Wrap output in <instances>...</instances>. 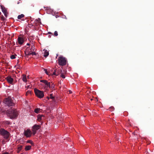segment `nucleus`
<instances>
[{"instance_id":"obj_23","label":"nucleus","mask_w":154,"mask_h":154,"mask_svg":"<svg viewBox=\"0 0 154 154\" xmlns=\"http://www.w3.org/2000/svg\"><path fill=\"white\" fill-rule=\"evenodd\" d=\"M17 55H12L10 56V58L11 59H14L16 58L15 56H16Z\"/></svg>"},{"instance_id":"obj_4","label":"nucleus","mask_w":154,"mask_h":154,"mask_svg":"<svg viewBox=\"0 0 154 154\" xmlns=\"http://www.w3.org/2000/svg\"><path fill=\"white\" fill-rule=\"evenodd\" d=\"M58 62L60 65L64 66L66 64V58L63 56H60L58 59Z\"/></svg>"},{"instance_id":"obj_29","label":"nucleus","mask_w":154,"mask_h":154,"mask_svg":"<svg viewBox=\"0 0 154 154\" xmlns=\"http://www.w3.org/2000/svg\"><path fill=\"white\" fill-rule=\"evenodd\" d=\"M34 48H35V46H34V45H32L31 46V49L34 51Z\"/></svg>"},{"instance_id":"obj_28","label":"nucleus","mask_w":154,"mask_h":154,"mask_svg":"<svg viewBox=\"0 0 154 154\" xmlns=\"http://www.w3.org/2000/svg\"><path fill=\"white\" fill-rule=\"evenodd\" d=\"M44 71H45V73L48 75H50L49 74V73L47 71V69H44Z\"/></svg>"},{"instance_id":"obj_34","label":"nucleus","mask_w":154,"mask_h":154,"mask_svg":"<svg viewBox=\"0 0 154 154\" xmlns=\"http://www.w3.org/2000/svg\"><path fill=\"white\" fill-rule=\"evenodd\" d=\"M54 85L53 84H52V85H51V88H51L53 89L54 88Z\"/></svg>"},{"instance_id":"obj_30","label":"nucleus","mask_w":154,"mask_h":154,"mask_svg":"<svg viewBox=\"0 0 154 154\" xmlns=\"http://www.w3.org/2000/svg\"><path fill=\"white\" fill-rule=\"evenodd\" d=\"M1 20L2 21L5 20V18L3 15H2V16L1 17Z\"/></svg>"},{"instance_id":"obj_24","label":"nucleus","mask_w":154,"mask_h":154,"mask_svg":"<svg viewBox=\"0 0 154 154\" xmlns=\"http://www.w3.org/2000/svg\"><path fill=\"white\" fill-rule=\"evenodd\" d=\"M114 109V108L113 106H111L109 108V110L110 111H112Z\"/></svg>"},{"instance_id":"obj_6","label":"nucleus","mask_w":154,"mask_h":154,"mask_svg":"<svg viewBox=\"0 0 154 154\" xmlns=\"http://www.w3.org/2000/svg\"><path fill=\"white\" fill-rule=\"evenodd\" d=\"M41 128L40 125H35L32 127V131L33 135H34L36 133V131L39 129Z\"/></svg>"},{"instance_id":"obj_20","label":"nucleus","mask_w":154,"mask_h":154,"mask_svg":"<svg viewBox=\"0 0 154 154\" xmlns=\"http://www.w3.org/2000/svg\"><path fill=\"white\" fill-rule=\"evenodd\" d=\"M24 15L23 14H21L20 15H19L17 17V18L18 19H20L24 17Z\"/></svg>"},{"instance_id":"obj_41","label":"nucleus","mask_w":154,"mask_h":154,"mask_svg":"<svg viewBox=\"0 0 154 154\" xmlns=\"http://www.w3.org/2000/svg\"><path fill=\"white\" fill-rule=\"evenodd\" d=\"M30 88V86L29 85L27 86V88Z\"/></svg>"},{"instance_id":"obj_1","label":"nucleus","mask_w":154,"mask_h":154,"mask_svg":"<svg viewBox=\"0 0 154 154\" xmlns=\"http://www.w3.org/2000/svg\"><path fill=\"white\" fill-rule=\"evenodd\" d=\"M7 114L10 119H16L18 116V112L15 109H11L8 110Z\"/></svg>"},{"instance_id":"obj_3","label":"nucleus","mask_w":154,"mask_h":154,"mask_svg":"<svg viewBox=\"0 0 154 154\" xmlns=\"http://www.w3.org/2000/svg\"><path fill=\"white\" fill-rule=\"evenodd\" d=\"M3 101L5 104L9 106H14L15 104L13 102V100L10 97L5 98Z\"/></svg>"},{"instance_id":"obj_11","label":"nucleus","mask_w":154,"mask_h":154,"mask_svg":"<svg viewBox=\"0 0 154 154\" xmlns=\"http://www.w3.org/2000/svg\"><path fill=\"white\" fill-rule=\"evenodd\" d=\"M17 41L19 44L22 45L24 42V40L23 38L19 37L17 39Z\"/></svg>"},{"instance_id":"obj_8","label":"nucleus","mask_w":154,"mask_h":154,"mask_svg":"<svg viewBox=\"0 0 154 154\" xmlns=\"http://www.w3.org/2000/svg\"><path fill=\"white\" fill-rule=\"evenodd\" d=\"M40 82H41L44 83L46 85V88H50L51 84L50 82H48L47 80H41Z\"/></svg>"},{"instance_id":"obj_10","label":"nucleus","mask_w":154,"mask_h":154,"mask_svg":"<svg viewBox=\"0 0 154 154\" xmlns=\"http://www.w3.org/2000/svg\"><path fill=\"white\" fill-rule=\"evenodd\" d=\"M6 79L8 82L11 84H12L13 82V79L10 76H8L6 78Z\"/></svg>"},{"instance_id":"obj_38","label":"nucleus","mask_w":154,"mask_h":154,"mask_svg":"<svg viewBox=\"0 0 154 154\" xmlns=\"http://www.w3.org/2000/svg\"><path fill=\"white\" fill-rule=\"evenodd\" d=\"M69 93H71L72 92V91H70V90L69 91Z\"/></svg>"},{"instance_id":"obj_44","label":"nucleus","mask_w":154,"mask_h":154,"mask_svg":"<svg viewBox=\"0 0 154 154\" xmlns=\"http://www.w3.org/2000/svg\"><path fill=\"white\" fill-rule=\"evenodd\" d=\"M28 92V91H27V93H26V94H27V93Z\"/></svg>"},{"instance_id":"obj_9","label":"nucleus","mask_w":154,"mask_h":154,"mask_svg":"<svg viewBox=\"0 0 154 154\" xmlns=\"http://www.w3.org/2000/svg\"><path fill=\"white\" fill-rule=\"evenodd\" d=\"M62 70L61 69H55L54 72L53 73V75H58L59 74L61 73Z\"/></svg>"},{"instance_id":"obj_33","label":"nucleus","mask_w":154,"mask_h":154,"mask_svg":"<svg viewBox=\"0 0 154 154\" xmlns=\"http://www.w3.org/2000/svg\"><path fill=\"white\" fill-rule=\"evenodd\" d=\"M35 20H36V21H38V22H40V23H41V20L40 18H38V19H36Z\"/></svg>"},{"instance_id":"obj_5","label":"nucleus","mask_w":154,"mask_h":154,"mask_svg":"<svg viewBox=\"0 0 154 154\" xmlns=\"http://www.w3.org/2000/svg\"><path fill=\"white\" fill-rule=\"evenodd\" d=\"M34 92L35 95L38 98H41L44 96V92L36 88L34 89Z\"/></svg>"},{"instance_id":"obj_14","label":"nucleus","mask_w":154,"mask_h":154,"mask_svg":"<svg viewBox=\"0 0 154 154\" xmlns=\"http://www.w3.org/2000/svg\"><path fill=\"white\" fill-rule=\"evenodd\" d=\"M1 7L2 9V10L3 13H5L7 12V10L6 9L3 5H1Z\"/></svg>"},{"instance_id":"obj_16","label":"nucleus","mask_w":154,"mask_h":154,"mask_svg":"<svg viewBox=\"0 0 154 154\" xmlns=\"http://www.w3.org/2000/svg\"><path fill=\"white\" fill-rule=\"evenodd\" d=\"M22 80L24 82H26L27 81L26 75L24 74H23V75Z\"/></svg>"},{"instance_id":"obj_40","label":"nucleus","mask_w":154,"mask_h":154,"mask_svg":"<svg viewBox=\"0 0 154 154\" xmlns=\"http://www.w3.org/2000/svg\"><path fill=\"white\" fill-rule=\"evenodd\" d=\"M48 33H49V34H51V33H51V32H48Z\"/></svg>"},{"instance_id":"obj_13","label":"nucleus","mask_w":154,"mask_h":154,"mask_svg":"<svg viewBox=\"0 0 154 154\" xmlns=\"http://www.w3.org/2000/svg\"><path fill=\"white\" fill-rule=\"evenodd\" d=\"M43 51L44 52V56L45 57H47L49 55L48 51L47 50L45 49L43 50Z\"/></svg>"},{"instance_id":"obj_2","label":"nucleus","mask_w":154,"mask_h":154,"mask_svg":"<svg viewBox=\"0 0 154 154\" xmlns=\"http://www.w3.org/2000/svg\"><path fill=\"white\" fill-rule=\"evenodd\" d=\"M0 134L5 139L9 140L10 134L7 131L5 130L4 128H1L0 129Z\"/></svg>"},{"instance_id":"obj_21","label":"nucleus","mask_w":154,"mask_h":154,"mask_svg":"<svg viewBox=\"0 0 154 154\" xmlns=\"http://www.w3.org/2000/svg\"><path fill=\"white\" fill-rule=\"evenodd\" d=\"M28 55H36V53L35 52H32L31 53H28L27 54Z\"/></svg>"},{"instance_id":"obj_25","label":"nucleus","mask_w":154,"mask_h":154,"mask_svg":"<svg viewBox=\"0 0 154 154\" xmlns=\"http://www.w3.org/2000/svg\"><path fill=\"white\" fill-rule=\"evenodd\" d=\"M27 143H29L33 145L34 144L33 142L31 140H28L27 141Z\"/></svg>"},{"instance_id":"obj_43","label":"nucleus","mask_w":154,"mask_h":154,"mask_svg":"<svg viewBox=\"0 0 154 154\" xmlns=\"http://www.w3.org/2000/svg\"><path fill=\"white\" fill-rule=\"evenodd\" d=\"M19 2H18L17 3V4H19Z\"/></svg>"},{"instance_id":"obj_37","label":"nucleus","mask_w":154,"mask_h":154,"mask_svg":"<svg viewBox=\"0 0 154 154\" xmlns=\"http://www.w3.org/2000/svg\"><path fill=\"white\" fill-rule=\"evenodd\" d=\"M46 98L48 100H49L50 98V97H47Z\"/></svg>"},{"instance_id":"obj_26","label":"nucleus","mask_w":154,"mask_h":154,"mask_svg":"<svg viewBox=\"0 0 154 154\" xmlns=\"http://www.w3.org/2000/svg\"><path fill=\"white\" fill-rule=\"evenodd\" d=\"M52 95H53L52 94H51L50 95V98L52 100H53V99L54 98V97Z\"/></svg>"},{"instance_id":"obj_19","label":"nucleus","mask_w":154,"mask_h":154,"mask_svg":"<svg viewBox=\"0 0 154 154\" xmlns=\"http://www.w3.org/2000/svg\"><path fill=\"white\" fill-rule=\"evenodd\" d=\"M3 123L6 125H9L10 124V122L9 121H4L3 122Z\"/></svg>"},{"instance_id":"obj_17","label":"nucleus","mask_w":154,"mask_h":154,"mask_svg":"<svg viewBox=\"0 0 154 154\" xmlns=\"http://www.w3.org/2000/svg\"><path fill=\"white\" fill-rule=\"evenodd\" d=\"M31 148V146H26L25 147V150L26 151L29 150Z\"/></svg>"},{"instance_id":"obj_31","label":"nucleus","mask_w":154,"mask_h":154,"mask_svg":"<svg viewBox=\"0 0 154 154\" xmlns=\"http://www.w3.org/2000/svg\"><path fill=\"white\" fill-rule=\"evenodd\" d=\"M58 33H57V31H55L54 32V35L55 36H57L58 35Z\"/></svg>"},{"instance_id":"obj_36","label":"nucleus","mask_w":154,"mask_h":154,"mask_svg":"<svg viewBox=\"0 0 154 154\" xmlns=\"http://www.w3.org/2000/svg\"><path fill=\"white\" fill-rule=\"evenodd\" d=\"M2 154H9V153L8 152H4V153H2Z\"/></svg>"},{"instance_id":"obj_39","label":"nucleus","mask_w":154,"mask_h":154,"mask_svg":"<svg viewBox=\"0 0 154 154\" xmlns=\"http://www.w3.org/2000/svg\"><path fill=\"white\" fill-rule=\"evenodd\" d=\"M26 45H30V44L28 43Z\"/></svg>"},{"instance_id":"obj_18","label":"nucleus","mask_w":154,"mask_h":154,"mask_svg":"<svg viewBox=\"0 0 154 154\" xmlns=\"http://www.w3.org/2000/svg\"><path fill=\"white\" fill-rule=\"evenodd\" d=\"M22 149V146H19L18 148L17 152L18 153H19V152Z\"/></svg>"},{"instance_id":"obj_7","label":"nucleus","mask_w":154,"mask_h":154,"mask_svg":"<svg viewBox=\"0 0 154 154\" xmlns=\"http://www.w3.org/2000/svg\"><path fill=\"white\" fill-rule=\"evenodd\" d=\"M32 134L31 131L27 129L26 130H25L24 131V134L27 137H30L31 136Z\"/></svg>"},{"instance_id":"obj_12","label":"nucleus","mask_w":154,"mask_h":154,"mask_svg":"<svg viewBox=\"0 0 154 154\" xmlns=\"http://www.w3.org/2000/svg\"><path fill=\"white\" fill-rule=\"evenodd\" d=\"M37 117L38 121H40V120L43 119L44 116L43 115H38Z\"/></svg>"},{"instance_id":"obj_42","label":"nucleus","mask_w":154,"mask_h":154,"mask_svg":"<svg viewBox=\"0 0 154 154\" xmlns=\"http://www.w3.org/2000/svg\"><path fill=\"white\" fill-rule=\"evenodd\" d=\"M1 14V12H0V15Z\"/></svg>"},{"instance_id":"obj_35","label":"nucleus","mask_w":154,"mask_h":154,"mask_svg":"<svg viewBox=\"0 0 154 154\" xmlns=\"http://www.w3.org/2000/svg\"><path fill=\"white\" fill-rule=\"evenodd\" d=\"M4 15L5 16V17H7V14H8L7 12L6 13H4Z\"/></svg>"},{"instance_id":"obj_22","label":"nucleus","mask_w":154,"mask_h":154,"mask_svg":"<svg viewBox=\"0 0 154 154\" xmlns=\"http://www.w3.org/2000/svg\"><path fill=\"white\" fill-rule=\"evenodd\" d=\"M40 109H39V108H36V109H35V112L36 113H38L39 112V111L40 110Z\"/></svg>"},{"instance_id":"obj_15","label":"nucleus","mask_w":154,"mask_h":154,"mask_svg":"<svg viewBox=\"0 0 154 154\" xmlns=\"http://www.w3.org/2000/svg\"><path fill=\"white\" fill-rule=\"evenodd\" d=\"M44 8H46V9L45 10H46V12L48 14H50L52 11V10L50 9L49 7H44Z\"/></svg>"},{"instance_id":"obj_32","label":"nucleus","mask_w":154,"mask_h":154,"mask_svg":"<svg viewBox=\"0 0 154 154\" xmlns=\"http://www.w3.org/2000/svg\"><path fill=\"white\" fill-rule=\"evenodd\" d=\"M28 53H30V52L27 51H25V54L26 55H29L27 54Z\"/></svg>"},{"instance_id":"obj_27","label":"nucleus","mask_w":154,"mask_h":154,"mask_svg":"<svg viewBox=\"0 0 154 154\" xmlns=\"http://www.w3.org/2000/svg\"><path fill=\"white\" fill-rule=\"evenodd\" d=\"M60 76L62 77L63 78V79H64L65 77V75H64L63 74V73H61V75H60Z\"/></svg>"}]
</instances>
